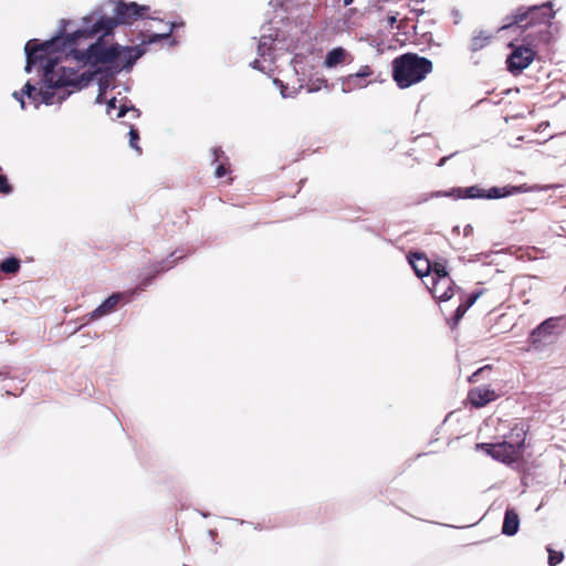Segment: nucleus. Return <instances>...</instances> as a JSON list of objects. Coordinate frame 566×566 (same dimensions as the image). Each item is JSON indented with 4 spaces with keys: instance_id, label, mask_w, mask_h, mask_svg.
I'll return each instance as SVG.
<instances>
[{
    "instance_id": "obj_1",
    "label": "nucleus",
    "mask_w": 566,
    "mask_h": 566,
    "mask_svg": "<svg viewBox=\"0 0 566 566\" xmlns=\"http://www.w3.org/2000/svg\"><path fill=\"white\" fill-rule=\"evenodd\" d=\"M61 39H52L43 43H36L31 40L25 44L27 64L25 72L30 73L33 65L40 63L43 69V81L46 88H41L39 105L44 103L51 105L54 103V93L52 88H61L66 86L81 87V80L77 72L73 69L61 66L56 69V59L48 57L45 53L54 52L53 46L57 45Z\"/></svg>"
},
{
    "instance_id": "obj_2",
    "label": "nucleus",
    "mask_w": 566,
    "mask_h": 566,
    "mask_svg": "<svg viewBox=\"0 0 566 566\" xmlns=\"http://www.w3.org/2000/svg\"><path fill=\"white\" fill-rule=\"evenodd\" d=\"M148 10V7L139 6L136 2L126 3L118 1L113 18L101 17L95 21L93 17L85 18V27L72 32L67 41L73 42L81 36L93 38L97 34L107 35L118 24H132L138 19L144 18Z\"/></svg>"
},
{
    "instance_id": "obj_3",
    "label": "nucleus",
    "mask_w": 566,
    "mask_h": 566,
    "mask_svg": "<svg viewBox=\"0 0 566 566\" xmlns=\"http://www.w3.org/2000/svg\"><path fill=\"white\" fill-rule=\"evenodd\" d=\"M554 17L551 2L542 6H532L528 8L521 7L512 15H507L502 20V25L497 28V32L516 25L518 29H528L538 27V31L532 32L541 42L547 36L551 20Z\"/></svg>"
},
{
    "instance_id": "obj_4",
    "label": "nucleus",
    "mask_w": 566,
    "mask_h": 566,
    "mask_svg": "<svg viewBox=\"0 0 566 566\" xmlns=\"http://www.w3.org/2000/svg\"><path fill=\"white\" fill-rule=\"evenodd\" d=\"M432 70V62L417 53L408 52L392 61V78L399 88H408L423 81Z\"/></svg>"
},
{
    "instance_id": "obj_5",
    "label": "nucleus",
    "mask_w": 566,
    "mask_h": 566,
    "mask_svg": "<svg viewBox=\"0 0 566 566\" xmlns=\"http://www.w3.org/2000/svg\"><path fill=\"white\" fill-rule=\"evenodd\" d=\"M71 34L66 36H56L55 39H61V42L53 46L54 51H67V54L73 55V57L78 61L83 62L84 64H107L112 67V63L116 61V57L118 55V45H111L106 46L102 42H96L91 44L85 51H80L75 49L74 46L77 44V41L81 39H87L85 36L77 38L75 41L70 42L67 41V38Z\"/></svg>"
},
{
    "instance_id": "obj_6",
    "label": "nucleus",
    "mask_w": 566,
    "mask_h": 566,
    "mask_svg": "<svg viewBox=\"0 0 566 566\" xmlns=\"http://www.w3.org/2000/svg\"><path fill=\"white\" fill-rule=\"evenodd\" d=\"M507 426L497 422V433H502L503 441L497 442V461L509 465H518L522 458L526 431L523 422L515 423L507 433Z\"/></svg>"
},
{
    "instance_id": "obj_7",
    "label": "nucleus",
    "mask_w": 566,
    "mask_h": 566,
    "mask_svg": "<svg viewBox=\"0 0 566 566\" xmlns=\"http://www.w3.org/2000/svg\"><path fill=\"white\" fill-rule=\"evenodd\" d=\"M539 41L532 32H528L522 40L511 41L509 48L511 52L506 57V70L518 75L527 69L537 54V45Z\"/></svg>"
},
{
    "instance_id": "obj_8",
    "label": "nucleus",
    "mask_w": 566,
    "mask_h": 566,
    "mask_svg": "<svg viewBox=\"0 0 566 566\" xmlns=\"http://www.w3.org/2000/svg\"><path fill=\"white\" fill-rule=\"evenodd\" d=\"M564 331V317H549L532 331L528 343L535 350H545L557 343Z\"/></svg>"
},
{
    "instance_id": "obj_9",
    "label": "nucleus",
    "mask_w": 566,
    "mask_h": 566,
    "mask_svg": "<svg viewBox=\"0 0 566 566\" xmlns=\"http://www.w3.org/2000/svg\"><path fill=\"white\" fill-rule=\"evenodd\" d=\"M495 40V33L492 28H475L468 44L471 57H481L485 51L492 48Z\"/></svg>"
},
{
    "instance_id": "obj_10",
    "label": "nucleus",
    "mask_w": 566,
    "mask_h": 566,
    "mask_svg": "<svg viewBox=\"0 0 566 566\" xmlns=\"http://www.w3.org/2000/svg\"><path fill=\"white\" fill-rule=\"evenodd\" d=\"M433 197H453V198H489L494 199L495 198V187H491L488 190H484L478 186H471L467 188H453L451 191H436L430 193L427 198L423 199V201L428 200L429 198Z\"/></svg>"
},
{
    "instance_id": "obj_11",
    "label": "nucleus",
    "mask_w": 566,
    "mask_h": 566,
    "mask_svg": "<svg viewBox=\"0 0 566 566\" xmlns=\"http://www.w3.org/2000/svg\"><path fill=\"white\" fill-rule=\"evenodd\" d=\"M374 74V70L369 65H363L360 69L353 74H348L340 80L342 90L344 92H352L366 87L373 81L367 80Z\"/></svg>"
},
{
    "instance_id": "obj_12",
    "label": "nucleus",
    "mask_w": 566,
    "mask_h": 566,
    "mask_svg": "<svg viewBox=\"0 0 566 566\" xmlns=\"http://www.w3.org/2000/svg\"><path fill=\"white\" fill-rule=\"evenodd\" d=\"M143 55V51L137 46H125L118 45V55L116 61L112 63V67L115 72H119L123 69H129L133 64Z\"/></svg>"
},
{
    "instance_id": "obj_13",
    "label": "nucleus",
    "mask_w": 566,
    "mask_h": 566,
    "mask_svg": "<svg viewBox=\"0 0 566 566\" xmlns=\"http://www.w3.org/2000/svg\"><path fill=\"white\" fill-rule=\"evenodd\" d=\"M432 296L439 301H448L454 294L453 281L451 277L437 279L430 281L428 286Z\"/></svg>"
},
{
    "instance_id": "obj_14",
    "label": "nucleus",
    "mask_w": 566,
    "mask_h": 566,
    "mask_svg": "<svg viewBox=\"0 0 566 566\" xmlns=\"http://www.w3.org/2000/svg\"><path fill=\"white\" fill-rule=\"evenodd\" d=\"M352 61V54L346 49L337 46L326 53L323 65L326 69H333L342 64L350 63Z\"/></svg>"
},
{
    "instance_id": "obj_15",
    "label": "nucleus",
    "mask_w": 566,
    "mask_h": 566,
    "mask_svg": "<svg viewBox=\"0 0 566 566\" xmlns=\"http://www.w3.org/2000/svg\"><path fill=\"white\" fill-rule=\"evenodd\" d=\"M495 392L489 387H474L468 394V400L476 408L484 407L488 402L492 401Z\"/></svg>"
},
{
    "instance_id": "obj_16",
    "label": "nucleus",
    "mask_w": 566,
    "mask_h": 566,
    "mask_svg": "<svg viewBox=\"0 0 566 566\" xmlns=\"http://www.w3.org/2000/svg\"><path fill=\"white\" fill-rule=\"evenodd\" d=\"M408 260L417 276L428 277L430 274L431 262L424 256V254L420 252H411L408 255Z\"/></svg>"
},
{
    "instance_id": "obj_17",
    "label": "nucleus",
    "mask_w": 566,
    "mask_h": 566,
    "mask_svg": "<svg viewBox=\"0 0 566 566\" xmlns=\"http://www.w3.org/2000/svg\"><path fill=\"white\" fill-rule=\"evenodd\" d=\"M520 516L514 509H506L502 524V534L514 536L520 530Z\"/></svg>"
},
{
    "instance_id": "obj_18",
    "label": "nucleus",
    "mask_w": 566,
    "mask_h": 566,
    "mask_svg": "<svg viewBox=\"0 0 566 566\" xmlns=\"http://www.w3.org/2000/svg\"><path fill=\"white\" fill-rule=\"evenodd\" d=\"M123 298V294L114 293L107 297L98 307L92 313V318H98L106 314L112 313L117 307L118 303Z\"/></svg>"
},
{
    "instance_id": "obj_19",
    "label": "nucleus",
    "mask_w": 566,
    "mask_h": 566,
    "mask_svg": "<svg viewBox=\"0 0 566 566\" xmlns=\"http://www.w3.org/2000/svg\"><path fill=\"white\" fill-rule=\"evenodd\" d=\"M113 111H117V113L114 115V118H120L125 116L127 112H132L135 118L140 116L139 109H137L135 106H128L126 103L117 106V99L115 97L111 98L106 106V113L109 116H113Z\"/></svg>"
},
{
    "instance_id": "obj_20",
    "label": "nucleus",
    "mask_w": 566,
    "mask_h": 566,
    "mask_svg": "<svg viewBox=\"0 0 566 566\" xmlns=\"http://www.w3.org/2000/svg\"><path fill=\"white\" fill-rule=\"evenodd\" d=\"M24 95H27L35 104V106H39L41 88L36 90L34 85H32L30 82H27L21 92L13 93V97L20 102L22 108L25 107V102L23 98Z\"/></svg>"
},
{
    "instance_id": "obj_21",
    "label": "nucleus",
    "mask_w": 566,
    "mask_h": 566,
    "mask_svg": "<svg viewBox=\"0 0 566 566\" xmlns=\"http://www.w3.org/2000/svg\"><path fill=\"white\" fill-rule=\"evenodd\" d=\"M174 261L169 262L167 260H161L153 263L149 268L148 277L142 283L143 286H146L150 283L151 279L156 277V275L169 270L172 268Z\"/></svg>"
},
{
    "instance_id": "obj_22",
    "label": "nucleus",
    "mask_w": 566,
    "mask_h": 566,
    "mask_svg": "<svg viewBox=\"0 0 566 566\" xmlns=\"http://www.w3.org/2000/svg\"><path fill=\"white\" fill-rule=\"evenodd\" d=\"M429 280L444 279L450 277L446 264L442 262H433L431 263L430 274L428 275Z\"/></svg>"
},
{
    "instance_id": "obj_23",
    "label": "nucleus",
    "mask_w": 566,
    "mask_h": 566,
    "mask_svg": "<svg viewBox=\"0 0 566 566\" xmlns=\"http://www.w3.org/2000/svg\"><path fill=\"white\" fill-rule=\"evenodd\" d=\"M0 270L7 274H14L20 270V260L17 258H8L0 263Z\"/></svg>"
},
{
    "instance_id": "obj_24",
    "label": "nucleus",
    "mask_w": 566,
    "mask_h": 566,
    "mask_svg": "<svg viewBox=\"0 0 566 566\" xmlns=\"http://www.w3.org/2000/svg\"><path fill=\"white\" fill-rule=\"evenodd\" d=\"M525 191L522 186H505V187H497L496 193L497 199L499 198H505L518 192Z\"/></svg>"
},
{
    "instance_id": "obj_25",
    "label": "nucleus",
    "mask_w": 566,
    "mask_h": 566,
    "mask_svg": "<svg viewBox=\"0 0 566 566\" xmlns=\"http://www.w3.org/2000/svg\"><path fill=\"white\" fill-rule=\"evenodd\" d=\"M172 31H174V24L172 23H165V29L163 30V32L148 35L147 42L154 43V42H157L160 39L169 38L170 34L172 33Z\"/></svg>"
},
{
    "instance_id": "obj_26",
    "label": "nucleus",
    "mask_w": 566,
    "mask_h": 566,
    "mask_svg": "<svg viewBox=\"0 0 566 566\" xmlns=\"http://www.w3.org/2000/svg\"><path fill=\"white\" fill-rule=\"evenodd\" d=\"M493 373L492 365H485L481 368H479L475 373L472 374V376L469 378V381L471 382H479L481 379L484 378V375L491 376Z\"/></svg>"
},
{
    "instance_id": "obj_27",
    "label": "nucleus",
    "mask_w": 566,
    "mask_h": 566,
    "mask_svg": "<svg viewBox=\"0 0 566 566\" xmlns=\"http://www.w3.org/2000/svg\"><path fill=\"white\" fill-rule=\"evenodd\" d=\"M139 133L138 129L130 126L129 127V145L134 148L138 154L142 153V148L138 146Z\"/></svg>"
},
{
    "instance_id": "obj_28",
    "label": "nucleus",
    "mask_w": 566,
    "mask_h": 566,
    "mask_svg": "<svg viewBox=\"0 0 566 566\" xmlns=\"http://www.w3.org/2000/svg\"><path fill=\"white\" fill-rule=\"evenodd\" d=\"M547 552H548V564L549 566H556L557 564H559L563 558H564V554L562 552H556L552 548H547Z\"/></svg>"
},
{
    "instance_id": "obj_29",
    "label": "nucleus",
    "mask_w": 566,
    "mask_h": 566,
    "mask_svg": "<svg viewBox=\"0 0 566 566\" xmlns=\"http://www.w3.org/2000/svg\"><path fill=\"white\" fill-rule=\"evenodd\" d=\"M327 87L328 86V82L326 78L322 77V78H317L316 81H310L307 83V91L308 92H316L318 91L321 87Z\"/></svg>"
},
{
    "instance_id": "obj_30",
    "label": "nucleus",
    "mask_w": 566,
    "mask_h": 566,
    "mask_svg": "<svg viewBox=\"0 0 566 566\" xmlns=\"http://www.w3.org/2000/svg\"><path fill=\"white\" fill-rule=\"evenodd\" d=\"M224 159H226V161H222V163L218 164L216 169H214V176L217 178H222V177H224L230 171V166H229V163H228V158L224 157Z\"/></svg>"
},
{
    "instance_id": "obj_31",
    "label": "nucleus",
    "mask_w": 566,
    "mask_h": 566,
    "mask_svg": "<svg viewBox=\"0 0 566 566\" xmlns=\"http://www.w3.org/2000/svg\"><path fill=\"white\" fill-rule=\"evenodd\" d=\"M476 449L484 451L486 454L491 455L492 458H495V444L494 443H478Z\"/></svg>"
},
{
    "instance_id": "obj_32",
    "label": "nucleus",
    "mask_w": 566,
    "mask_h": 566,
    "mask_svg": "<svg viewBox=\"0 0 566 566\" xmlns=\"http://www.w3.org/2000/svg\"><path fill=\"white\" fill-rule=\"evenodd\" d=\"M12 191V186L9 184L4 175H0V193L8 195Z\"/></svg>"
},
{
    "instance_id": "obj_33",
    "label": "nucleus",
    "mask_w": 566,
    "mask_h": 566,
    "mask_svg": "<svg viewBox=\"0 0 566 566\" xmlns=\"http://www.w3.org/2000/svg\"><path fill=\"white\" fill-rule=\"evenodd\" d=\"M213 157L214 161H219L221 158L224 157V151L221 149V147H217L213 149Z\"/></svg>"
},
{
    "instance_id": "obj_34",
    "label": "nucleus",
    "mask_w": 566,
    "mask_h": 566,
    "mask_svg": "<svg viewBox=\"0 0 566 566\" xmlns=\"http://www.w3.org/2000/svg\"><path fill=\"white\" fill-rule=\"evenodd\" d=\"M387 21H388V23H389L390 25H394V24L396 23V21H397V20H396V17H392V15H391V17H387Z\"/></svg>"
},
{
    "instance_id": "obj_35",
    "label": "nucleus",
    "mask_w": 566,
    "mask_h": 566,
    "mask_svg": "<svg viewBox=\"0 0 566 566\" xmlns=\"http://www.w3.org/2000/svg\"><path fill=\"white\" fill-rule=\"evenodd\" d=\"M448 160V157H442L438 164V166H443L446 161Z\"/></svg>"
},
{
    "instance_id": "obj_36",
    "label": "nucleus",
    "mask_w": 566,
    "mask_h": 566,
    "mask_svg": "<svg viewBox=\"0 0 566 566\" xmlns=\"http://www.w3.org/2000/svg\"><path fill=\"white\" fill-rule=\"evenodd\" d=\"M496 254L497 255H504V254H506V250L505 249L497 250Z\"/></svg>"
},
{
    "instance_id": "obj_37",
    "label": "nucleus",
    "mask_w": 566,
    "mask_h": 566,
    "mask_svg": "<svg viewBox=\"0 0 566 566\" xmlns=\"http://www.w3.org/2000/svg\"><path fill=\"white\" fill-rule=\"evenodd\" d=\"M354 1L355 0H343L345 7L352 4Z\"/></svg>"
},
{
    "instance_id": "obj_38",
    "label": "nucleus",
    "mask_w": 566,
    "mask_h": 566,
    "mask_svg": "<svg viewBox=\"0 0 566 566\" xmlns=\"http://www.w3.org/2000/svg\"><path fill=\"white\" fill-rule=\"evenodd\" d=\"M463 312H464V310H462V307H461V306H459V307H458V310H457V314H458V316H460V315H461V313H463Z\"/></svg>"
},
{
    "instance_id": "obj_39",
    "label": "nucleus",
    "mask_w": 566,
    "mask_h": 566,
    "mask_svg": "<svg viewBox=\"0 0 566 566\" xmlns=\"http://www.w3.org/2000/svg\"><path fill=\"white\" fill-rule=\"evenodd\" d=\"M258 63H259V61H258V60H254V62H253V66L255 67V65H256Z\"/></svg>"
}]
</instances>
